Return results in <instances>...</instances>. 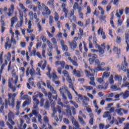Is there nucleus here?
Masks as SVG:
<instances>
[{"label":"nucleus","mask_w":129,"mask_h":129,"mask_svg":"<svg viewBox=\"0 0 129 129\" xmlns=\"http://www.w3.org/2000/svg\"><path fill=\"white\" fill-rule=\"evenodd\" d=\"M59 91L60 93V95L62 96L64 102H65V103H68V102H66L67 97L65 95V93H67L69 91L68 87L66 85H64L60 88Z\"/></svg>","instance_id":"f257e3e1"},{"label":"nucleus","mask_w":129,"mask_h":129,"mask_svg":"<svg viewBox=\"0 0 129 129\" xmlns=\"http://www.w3.org/2000/svg\"><path fill=\"white\" fill-rule=\"evenodd\" d=\"M73 11H76V9L78 10V13L79 14V16L80 17V19H84L83 17V13L82 12V7L81 6H79V4L77 3V2L74 3V5L73 6Z\"/></svg>","instance_id":"f03ea898"},{"label":"nucleus","mask_w":129,"mask_h":129,"mask_svg":"<svg viewBox=\"0 0 129 129\" xmlns=\"http://www.w3.org/2000/svg\"><path fill=\"white\" fill-rule=\"evenodd\" d=\"M39 96L40 98H42L44 96V95L40 92H36L34 93V95L32 96V99L34 102V104L39 105L40 101L38 99V97Z\"/></svg>","instance_id":"7ed1b4c3"},{"label":"nucleus","mask_w":129,"mask_h":129,"mask_svg":"<svg viewBox=\"0 0 129 129\" xmlns=\"http://www.w3.org/2000/svg\"><path fill=\"white\" fill-rule=\"evenodd\" d=\"M94 44L96 49H98L99 56L102 57V55H103V53H104V50H105V43H102L101 45V46L97 43Z\"/></svg>","instance_id":"20e7f679"},{"label":"nucleus","mask_w":129,"mask_h":129,"mask_svg":"<svg viewBox=\"0 0 129 129\" xmlns=\"http://www.w3.org/2000/svg\"><path fill=\"white\" fill-rule=\"evenodd\" d=\"M85 73L88 77L90 76L91 77H90V81L89 82V84H90V85H94V86H96V84H95V82H94V74H91L87 70L85 71Z\"/></svg>","instance_id":"39448f33"},{"label":"nucleus","mask_w":129,"mask_h":129,"mask_svg":"<svg viewBox=\"0 0 129 129\" xmlns=\"http://www.w3.org/2000/svg\"><path fill=\"white\" fill-rule=\"evenodd\" d=\"M17 96V94L14 93H9L8 94V103H9L10 105H11L12 107L15 106V97Z\"/></svg>","instance_id":"423d86ee"},{"label":"nucleus","mask_w":129,"mask_h":129,"mask_svg":"<svg viewBox=\"0 0 129 129\" xmlns=\"http://www.w3.org/2000/svg\"><path fill=\"white\" fill-rule=\"evenodd\" d=\"M19 12H20V21H18L15 25L16 29H20V28H22L23 27V24H24V17L23 16V14L21 13L20 10H19Z\"/></svg>","instance_id":"0eeeda50"},{"label":"nucleus","mask_w":129,"mask_h":129,"mask_svg":"<svg viewBox=\"0 0 129 129\" xmlns=\"http://www.w3.org/2000/svg\"><path fill=\"white\" fill-rule=\"evenodd\" d=\"M88 57L90 58H89L90 64H93V63H94V61H95V60L97 59V58H98V56H97V55L95 54H91V53H89L88 55Z\"/></svg>","instance_id":"6e6552de"},{"label":"nucleus","mask_w":129,"mask_h":129,"mask_svg":"<svg viewBox=\"0 0 129 129\" xmlns=\"http://www.w3.org/2000/svg\"><path fill=\"white\" fill-rule=\"evenodd\" d=\"M14 83V79L13 78H10L9 80V82H8V86L9 88H11L13 92H15L16 90H17V86H13V83Z\"/></svg>","instance_id":"1a4fd4ad"},{"label":"nucleus","mask_w":129,"mask_h":129,"mask_svg":"<svg viewBox=\"0 0 129 129\" xmlns=\"http://www.w3.org/2000/svg\"><path fill=\"white\" fill-rule=\"evenodd\" d=\"M5 47L6 50H7L8 48H9V49H11V48H12V42H11V40H10V38L9 37L6 38V42L5 44Z\"/></svg>","instance_id":"9d476101"},{"label":"nucleus","mask_w":129,"mask_h":129,"mask_svg":"<svg viewBox=\"0 0 129 129\" xmlns=\"http://www.w3.org/2000/svg\"><path fill=\"white\" fill-rule=\"evenodd\" d=\"M128 65V64L126 62V58H125V57H124L123 62H122V64L121 65V70L123 71H125L126 70V68L127 67Z\"/></svg>","instance_id":"9b49d317"},{"label":"nucleus","mask_w":129,"mask_h":129,"mask_svg":"<svg viewBox=\"0 0 129 129\" xmlns=\"http://www.w3.org/2000/svg\"><path fill=\"white\" fill-rule=\"evenodd\" d=\"M98 35L102 36V39L103 40L106 38V36H105V33L103 32V28L100 27L99 29L97 31Z\"/></svg>","instance_id":"f8f14e48"},{"label":"nucleus","mask_w":129,"mask_h":129,"mask_svg":"<svg viewBox=\"0 0 129 129\" xmlns=\"http://www.w3.org/2000/svg\"><path fill=\"white\" fill-rule=\"evenodd\" d=\"M6 124L10 129H14V127H13V125H15V124H16V123H15V122L13 120V119H8V121L7 122Z\"/></svg>","instance_id":"ddd939ff"},{"label":"nucleus","mask_w":129,"mask_h":129,"mask_svg":"<svg viewBox=\"0 0 129 129\" xmlns=\"http://www.w3.org/2000/svg\"><path fill=\"white\" fill-rule=\"evenodd\" d=\"M115 16L117 17V18H118V19L117 20V24L118 26H121V24H122V20H121V16L119 15V14H118V10H117L116 11V14Z\"/></svg>","instance_id":"4468645a"},{"label":"nucleus","mask_w":129,"mask_h":129,"mask_svg":"<svg viewBox=\"0 0 129 129\" xmlns=\"http://www.w3.org/2000/svg\"><path fill=\"white\" fill-rule=\"evenodd\" d=\"M29 74H30L31 76H34V75H35V70H34V69H31L30 70V68L28 67L26 72V76H29Z\"/></svg>","instance_id":"2eb2a0df"},{"label":"nucleus","mask_w":129,"mask_h":129,"mask_svg":"<svg viewBox=\"0 0 129 129\" xmlns=\"http://www.w3.org/2000/svg\"><path fill=\"white\" fill-rule=\"evenodd\" d=\"M34 19H35L36 20L35 23L37 26V29H38V32H41V31H43V28H42V26L40 24V19L37 18V16H36V18H35Z\"/></svg>","instance_id":"dca6fc26"},{"label":"nucleus","mask_w":129,"mask_h":129,"mask_svg":"<svg viewBox=\"0 0 129 129\" xmlns=\"http://www.w3.org/2000/svg\"><path fill=\"white\" fill-rule=\"evenodd\" d=\"M68 43L70 45V48L71 49H76V47H77V43H76V41L75 40H73L72 42L68 41Z\"/></svg>","instance_id":"f3484780"},{"label":"nucleus","mask_w":129,"mask_h":129,"mask_svg":"<svg viewBox=\"0 0 129 129\" xmlns=\"http://www.w3.org/2000/svg\"><path fill=\"white\" fill-rule=\"evenodd\" d=\"M105 65L104 62H100V64L95 68L97 71H104V69L102 68Z\"/></svg>","instance_id":"a211bd4d"},{"label":"nucleus","mask_w":129,"mask_h":129,"mask_svg":"<svg viewBox=\"0 0 129 129\" xmlns=\"http://www.w3.org/2000/svg\"><path fill=\"white\" fill-rule=\"evenodd\" d=\"M31 54H32V55H34V56L36 55L37 57L39 58V59H42V55H41V53H40L39 52H37V50L35 48H33Z\"/></svg>","instance_id":"6ab92c4d"},{"label":"nucleus","mask_w":129,"mask_h":129,"mask_svg":"<svg viewBox=\"0 0 129 129\" xmlns=\"http://www.w3.org/2000/svg\"><path fill=\"white\" fill-rule=\"evenodd\" d=\"M72 122L73 124H74L75 126L77 127V128L81 129V128H80V125H79V123H78V121L76 120V119H75L74 117L72 118Z\"/></svg>","instance_id":"aec40b11"},{"label":"nucleus","mask_w":129,"mask_h":129,"mask_svg":"<svg viewBox=\"0 0 129 129\" xmlns=\"http://www.w3.org/2000/svg\"><path fill=\"white\" fill-rule=\"evenodd\" d=\"M26 31L27 33H33L34 32V29H32V21H29L28 23V28H27Z\"/></svg>","instance_id":"412c9836"},{"label":"nucleus","mask_w":129,"mask_h":129,"mask_svg":"<svg viewBox=\"0 0 129 129\" xmlns=\"http://www.w3.org/2000/svg\"><path fill=\"white\" fill-rule=\"evenodd\" d=\"M74 59H72V58H71L70 57H69L68 58V59L69 60V61H70V62H71V63H72V64L74 66H78V63H77V58H76V57H74L73 58Z\"/></svg>","instance_id":"4be33fe9"},{"label":"nucleus","mask_w":129,"mask_h":129,"mask_svg":"<svg viewBox=\"0 0 129 129\" xmlns=\"http://www.w3.org/2000/svg\"><path fill=\"white\" fill-rule=\"evenodd\" d=\"M46 84L48 88L50 89V91H51L52 93H54V94L56 93V91L54 90V88L51 86V82H50V81H47Z\"/></svg>","instance_id":"5701e85b"},{"label":"nucleus","mask_w":129,"mask_h":129,"mask_svg":"<svg viewBox=\"0 0 129 129\" xmlns=\"http://www.w3.org/2000/svg\"><path fill=\"white\" fill-rule=\"evenodd\" d=\"M20 125L19 126H18V128L19 129H26V128L27 127V124L25 123L24 124V119H23L22 118H21L20 120ZM23 124H24L23 125Z\"/></svg>","instance_id":"b1692460"},{"label":"nucleus","mask_w":129,"mask_h":129,"mask_svg":"<svg viewBox=\"0 0 129 129\" xmlns=\"http://www.w3.org/2000/svg\"><path fill=\"white\" fill-rule=\"evenodd\" d=\"M79 115L78 116V118L79 122H80L81 124H86V123L84 121V120H83V118L81 116H82V115H83V114L82 113V111H80L79 112Z\"/></svg>","instance_id":"393cba45"},{"label":"nucleus","mask_w":129,"mask_h":129,"mask_svg":"<svg viewBox=\"0 0 129 129\" xmlns=\"http://www.w3.org/2000/svg\"><path fill=\"white\" fill-rule=\"evenodd\" d=\"M62 74L63 75L61 77L62 81H63V82H65V78L64 77H68L69 76V73L66 70H63L62 72Z\"/></svg>","instance_id":"a878e982"},{"label":"nucleus","mask_w":129,"mask_h":129,"mask_svg":"<svg viewBox=\"0 0 129 129\" xmlns=\"http://www.w3.org/2000/svg\"><path fill=\"white\" fill-rule=\"evenodd\" d=\"M73 73L76 77H81V76H82V71L74 70Z\"/></svg>","instance_id":"bb28decb"},{"label":"nucleus","mask_w":129,"mask_h":129,"mask_svg":"<svg viewBox=\"0 0 129 129\" xmlns=\"http://www.w3.org/2000/svg\"><path fill=\"white\" fill-rule=\"evenodd\" d=\"M103 118H106V117L108 118V120H110L111 119V115L110 114V112L106 111L104 113V114L103 115Z\"/></svg>","instance_id":"cd10ccee"},{"label":"nucleus","mask_w":129,"mask_h":129,"mask_svg":"<svg viewBox=\"0 0 129 129\" xmlns=\"http://www.w3.org/2000/svg\"><path fill=\"white\" fill-rule=\"evenodd\" d=\"M114 74H115V72H112L110 77L108 79V81L110 84H113L114 83V80H113Z\"/></svg>","instance_id":"c85d7f7f"},{"label":"nucleus","mask_w":129,"mask_h":129,"mask_svg":"<svg viewBox=\"0 0 129 129\" xmlns=\"http://www.w3.org/2000/svg\"><path fill=\"white\" fill-rule=\"evenodd\" d=\"M61 8L63 10V12L64 13V17L65 18H67V15H68V10L66 9V5L63 3L61 5Z\"/></svg>","instance_id":"c756f323"},{"label":"nucleus","mask_w":129,"mask_h":129,"mask_svg":"<svg viewBox=\"0 0 129 129\" xmlns=\"http://www.w3.org/2000/svg\"><path fill=\"white\" fill-rule=\"evenodd\" d=\"M29 16L30 19V20H31V21H33V20H34V18L35 19V18H37V14L33 13V12H32V11H30L29 13Z\"/></svg>","instance_id":"7c9ffc66"},{"label":"nucleus","mask_w":129,"mask_h":129,"mask_svg":"<svg viewBox=\"0 0 129 129\" xmlns=\"http://www.w3.org/2000/svg\"><path fill=\"white\" fill-rule=\"evenodd\" d=\"M42 6L43 8H44V11L46 15H47L48 16H49V15H50L51 11L49 9V8L47 7H46V6H45L44 4H42Z\"/></svg>","instance_id":"2f4dec72"},{"label":"nucleus","mask_w":129,"mask_h":129,"mask_svg":"<svg viewBox=\"0 0 129 129\" xmlns=\"http://www.w3.org/2000/svg\"><path fill=\"white\" fill-rule=\"evenodd\" d=\"M11 27H13L14 26V25H15V23H16V22H18V18L17 17V16L12 17L11 19Z\"/></svg>","instance_id":"473e14b6"},{"label":"nucleus","mask_w":129,"mask_h":129,"mask_svg":"<svg viewBox=\"0 0 129 129\" xmlns=\"http://www.w3.org/2000/svg\"><path fill=\"white\" fill-rule=\"evenodd\" d=\"M46 65H47V61H46L45 59L44 60V63L43 64L42 66V64L39 62L37 63V66H38V67H41L42 70H45V68H46Z\"/></svg>","instance_id":"72a5a7b5"},{"label":"nucleus","mask_w":129,"mask_h":129,"mask_svg":"<svg viewBox=\"0 0 129 129\" xmlns=\"http://www.w3.org/2000/svg\"><path fill=\"white\" fill-rule=\"evenodd\" d=\"M120 95H122V96H123V98L124 99H125L127 98V97H129V91H126L124 93H121L120 94Z\"/></svg>","instance_id":"f704fd0d"},{"label":"nucleus","mask_w":129,"mask_h":129,"mask_svg":"<svg viewBox=\"0 0 129 129\" xmlns=\"http://www.w3.org/2000/svg\"><path fill=\"white\" fill-rule=\"evenodd\" d=\"M74 10H72L70 14V18H72V20L74 21V22H76V16L74 15Z\"/></svg>","instance_id":"c9c22d12"},{"label":"nucleus","mask_w":129,"mask_h":129,"mask_svg":"<svg viewBox=\"0 0 129 129\" xmlns=\"http://www.w3.org/2000/svg\"><path fill=\"white\" fill-rule=\"evenodd\" d=\"M90 120L89 123L91 125H93V117H94V115H93V113H89Z\"/></svg>","instance_id":"e433bc0d"},{"label":"nucleus","mask_w":129,"mask_h":129,"mask_svg":"<svg viewBox=\"0 0 129 129\" xmlns=\"http://www.w3.org/2000/svg\"><path fill=\"white\" fill-rule=\"evenodd\" d=\"M8 119H15V114L12 111H10L8 115Z\"/></svg>","instance_id":"4c0bfd02"},{"label":"nucleus","mask_w":129,"mask_h":129,"mask_svg":"<svg viewBox=\"0 0 129 129\" xmlns=\"http://www.w3.org/2000/svg\"><path fill=\"white\" fill-rule=\"evenodd\" d=\"M114 76V80H117L118 81H121V80H122V78H121V76H119L116 74L115 72Z\"/></svg>","instance_id":"58836bf2"},{"label":"nucleus","mask_w":129,"mask_h":129,"mask_svg":"<svg viewBox=\"0 0 129 129\" xmlns=\"http://www.w3.org/2000/svg\"><path fill=\"white\" fill-rule=\"evenodd\" d=\"M116 113L119 115L120 116H122L123 115V113H122V108L117 109L115 110Z\"/></svg>","instance_id":"ea45409f"},{"label":"nucleus","mask_w":129,"mask_h":129,"mask_svg":"<svg viewBox=\"0 0 129 129\" xmlns=\"http://www.w3.org/2000/svg\"><path fill=\"white\" fill-rule=\"evenodd\" d=\"M109 75H110V72H105L103 73L102 78L103 79L104 78H108V77H109Z\"/></svg>","instance_id":"a19ab883"},{"label":"nucleus","mask_w":129,"mask_h":129,"mask_svg":"<svg viewBox=\"0 0 129 129\" xmlns=\"http://www.w3.org/2000/svg\"><path fill=\"white\" fill-rule=\"evenodd\" d=\"M19 6L21 8V9L23 10V11L24 13H26V12H28V9L27 8H26V7H25V6H24V5H23V4L19 3Z\"/></svg>","instance_id":"79ce46f5"},{"label":"nucleus","mask_w":129,"mask_h":129,"mask_svg":"<svg viewBox=\"0 0 129 129\" xmlns=\"http://www.w3.org/2000/svg\"><path fill=\"white\" fill-rule=\"evenodd\" d=\"M46 43L50 50H52V49H53V44H52V43L51 42V41H50V40L47 39Z\"/></svg>","instance_id":"37998d69"},{"label":"nucleus","mask_w":129,"mask_h":129,"mask_svg":"<svg viewBox=\"0 0 129 129\" xmlns=\"http://www.w3.org/2000/svg\"><path fill=\"white\" fill-rule=\"evenodd\" d=\"M111 89L113 91H117V90H120V89L118 88L116 85H112L110 87Z\"/></svg>","instance_id":"c03bdc74"},{"label":"nucleus","mask_w":129,"mask_h":129,"mask_svg":"<svg viewBox=\"0 0 129 129\" xmlns=\"http://www.w3.org/2000/svg\"><path fill=\"white\" fill-rule=\"evenodd\" d=\"M47 70H48V72L46 73V75H47L48 77L51 78V75L50 74V72L51 71V69L49 66H47L46 68Z\"/></svg>","instance_id":"a18cd8bd"},{"label":"nucleus","mask_w":129,"mask_h":129,"mask_svg":"<svg viewBox=\"0 0 129 129\" xmlns=\"http://www.w3.org/2000/svg\"><path fill=\"white\" fill-rule=\"evenodd\" d=\"M113 51L114 52H115L117 55H119V54H120V49L117 48V47H114V48L113 49Z\"/></svg>","instance_id":"49530a36"},{"label":"nucleus","mask_w":129,"mask_h":129,"mask_svg":"<svg viewBox=\"0 0 129 129\" xmlns=\"http://www.w3.org/2000/svg\"><path fill=\"white\" fill-rule=\"evenodd\" d=\"M84 87L86 89V91H88V90H93V87L91 86H84Z\"/></svg>","instance_id":"de8ad7c7"},{"label":"nucleus","mask_w":129,"mask_h":129,"mask_svg":"<svg viewBox=\"0 0 129 129\" xmlns=\"http://www.w3.org/2000/svg\"><path fill=\"white\" fill-rule=\"evenodd\" d=\"M33 80H34V78H30L28 79V81L29 82L31 85L35 87V85L34 84V82H33Z\"/></svg>","instance_id":"09e8293b"},{"label":"nucleus","mask_w":129,"mask_h":129,"mask_svg":"<svg viewBox=\"0 0 129 129\" xmlns=\"http://www.w3.org/2000/svg\"><path fill=\"white\" fill-rule=\"evenodd\" d=\"M121 42V37L120 36H117L116 38V43L119 44Z\"/></svg>","instance_id":"8fccbe9b"},{"label":"nucleus","mask_w":129,"mask_h":129,"mask_svg":"<svg viewBox=\"0 0 129 129\" xmlns=\"http://www.w3.org/2000/svg\"><path fill=\"white\" fill-rule=\"evenodd\" d=\"M105 19H106V15H101L99 18V19L101 21V22H103V21H104V22H106L105 21Z\"/></svg>","instance_id":"3c124183"},{"label":"nucleus","mask_w":129,"mask_h":129,"mask_svg":"<svg viewBox=\"0 0 129 129\" xmlns=\"http://www.w3.org/2000/svg\"><path fill=\"white\" fill-rule=\"evenodd\" d=\"M98 9L99 11H100L101 12V15H104L105 11L103 10V8H102L101 7L99 6L98 7Z\"/></svg>","instance_id":"603ef678"},{"label":"nucleus","mask_w":129,"mask_h":129,"mask_svg":"<svg viewBox=\"0 0 129 129\" xmlns=\"http://www.w3.org/2000/svg\"><path fill=\"white\" fill-rule=\"evenodd\" d=\"M45 102V99L44 98H42L40 99V102L39 103L40 106L41 107L44 106V102Z\"/></svg>","instance_id":"864d4df0"},{"label":"nucleus","mask_w":129,"mask_h":129,"mask_svg":"<svg viewBox=\"0 0 129 129\" xmlns=\"http://www.w3.org/2000/svg\"><path fill=\"white\" fill-rule=\"evenodd\" d=\"M98 89H107V85H106L105 87H104L102 85H99L97 87Z\"/></svg>","instance_id":"5fc2aeb1"},{"label":"nucleus","mask_w":129,"mask_h":129,"mask_svg":"<svg viewBox=\"0 0 129 129\" xmlns=\"http://www.w3.org/2000/svg\"><path fill=\"white\" fill-rule=\"evenodd\" d=\"M40 38L41 39V40H42V42H43V43L47 42V40H48L47 39V37H46V36H45V35L41 36Z\"/></svg>","instance_id":"6e6d98bb"},{"label":"nucleus","mask_w":129,"mask_h":129,"mask_svg":"<svg viewBox=\"0 0 129 129\" xmlns=\"http://www.w3.org/2000/svg\"><path fill=\"white\" fill-rule=\"evenodd\" d=\"M14 14V11H12L11 9H8V13H7V16L8 17H12Z\"/></svg>","instance_id":"4d7b16f0"},{"label":"nucleus","mask_w":129,"mask_h":129,"mask_svg":"<svg viewBox=\"0 0 129 129\" xmlns=\"http://www.w3.org/2000/svg\"><path fill=\"white\" fill-rule=\"evenodd\" d=\"M78 97L80 100H82V99H85V100H87V99H88L87 97H86V96L83 97L82 95H81L80 94L79 95Z\"/></svg>","instance_id":"13d9d810"},{"label":"nucleus","mask_w":129,"mask_h":129,"mask_svg":"<svg viewBox=\"0 0 129 129\" xmlns=\"http://www.w3.org/2000/svg\"><path fill=\"white\" fill-rule=\"evenodd\" d=\"M91 13V8L90 7L87 6V12L86 13V15H87L88 14H90Z\"/></svg>","instance_id":"bf43d9fd"},{"label":"nucleus","mask_w":129,"mask_h":129,"mask_svg":"<svg viewBox=\"0 0 129 129\" xmlns=\"http://www.w3.org/2000/svg\"><path fill=\"white\" fill-rule=\"evenodd\" d=\"M67 93L68 98L71 99V100H72L73 98L72 97V95L71 94V93H70V91H69Z\"/></svg>","instance_id":"052dcab7"},{"label":"nucleus","mask_w":129,"mask_h":129,"mask_svg":"<svg viewBox=\"0 0 129 129\" xmlns=\"http://www.w3.org/2000/svg\"><path fill=\"white\" fill-rule=\"evenodd\" d=\"M54 19L55 21H58V20H59V15H58V13L56 12L54 13Z\"/></svg>","instance_id":"680f3d73"},{"label":"nucleus","mask_w":129,"mask_h":129,"mask_svg":"<svg viewBox=\"0 0 129 129\" xmlns=\"http://www.w3.org/2000/svg\"><path fill=\"white\" fill-rule=\"evenodd\" d=\"M63 122L66 124H69V123H70V121H69V120L66 118H64L63 119Z\"/></svg>","instance_id":"e2e57ef3"},{"label":"nucleus","mask_w":129,"mask_h":129,"mask_svg":"<svg viewBox=\"0 0 129 129\" xmlns=\"http://www.w3.org/2000/svg\"><path fill=\"white\" fill-rule=\"evenodd\" d=\"M30 103H31V100H29V102L25 101V102H23L22 106L24 107V106H26V105H29V104Z\"/></svg>","instance_id":"0e129e2a"},{"label":"nucleus","mask_w":129,"mask_h":129,"mask_svg":"<svg viewBox=\"0 0 129 129\" xmlns=\"http://www.w3.org/2000/svg\"><path fill=\"white\" fill-rule=\"evenodd\" d=\"M77 24L78 26H80V27H84V23L82 21H79L77 23Z\"/></svg>","instance_id":"69168bd1"},{"label":"nucleus","mask_w":129,"mask_h":129,"mask_svg":"<svg viewBox=\"0 0 129 129\" xmlns=\"http://www.w3.org/2000/svg\"><path fill=\"white\" fill-rule=\"evenodd\" d=\"M96 81L100 84H101L102 82H103V79L102 78H98L96 79Z\"/></svg>","instance_id":"338daca9"},{"label":"nucleus","mask_w":129,"mask_h":129,"mask_svg":"<svg viewBox=\"0 0 129 129\" xmlns=\"http://www.w3.org/2000/svg\"><path fill=\"white\" fill-rule=\"evenodd\" d=\"M52 77L54 79H57V78H58V77L57 76V75H56V72L55 71H53L52 73Z\"/></svg>","instance_id":"774afa93"}]
</instances>
